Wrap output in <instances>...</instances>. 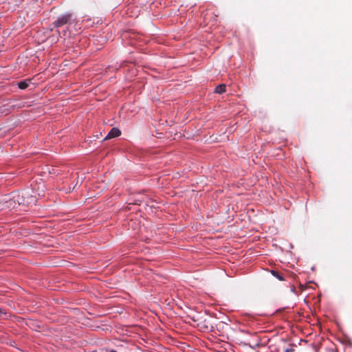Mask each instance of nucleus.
Returning <instances> with one entry per match:
<instances>
[{"instance_id":"2","label":"nucleus","mask_w":352,"mask_h":352,"mask_svg":"<svg viewBox=\"0 0 352 352\" xmlns=\"http://www.w3.org/2000/svg\"><path fill=\"white\" fill-rule=\"evenodd\" d=\"M72 19V15L69 14H63L58 17V19L54 21L52 25L53 28H60L65 25H67L70 23Z\"/></svg>"},{"instance_id":"11","label":"nucleus","mask_w":352,"mask_h":352,"mask_svg":"<svg viewBox=\"0 0 352 352\" xmlns=\"http://www.w3.org/2000/svg\"><path fill=\"white\" fill-rule=\"evenodd\" d=\"M6 312H3L2 309H0V316L2 315V314H6Z\"/></svg>"},{"instance_id":"6","label":"nucleus","mask_w":352,"mask_h":352,"mask_svg":"<svg viewBox=\"0 0 352 352\" xmlns=\"http://www.w3.org/2000/svg\"><path fill=\"white\" fill-rule=\"evenodd\" d=\"M18 87L21 89H25L28 87V82L26 80L21 81L18 83Z\"/></svg>"},{"instance_id":"1","label":"nucleus","mask_w":352,"mask_h":352,"mask_svg":"<svg viewBox=\"0 0 352 352\" xmlns=\"http://www.w3.org/2000/svg\"><path fill=\"white\" fill-rule=\"evenodd\" d=\"M33 193H34L33 190L32 192L25 191L22 192L21 199H23V204L27 206H32L36 204V195H33Z\"/></svg>"},{"instance_id":"13","label":"nucleus","mask_w":352,"mask_h":352,"mask_svg":"<svg viewBox=\"0 0 352 352\" xmlns=\"http://www.w3.org/2000/svg\"><path fill=\"white\" fill-rule=\"evenodd\" d=\"M153 313H154L155 315H157V313L155 312V311H153Z\"/></svg>"},{"instance_id":"15","label":"nucleus","mask_w":352,"mask_h":352,"mask_svg":"<svg viewBox=\"0 0 352 352\" xmlns=\"http://www.w3.org/2000/svg\"><path fill=\"white\" fill-rule=\"evenodd\" d=\"M153 313H154L155 315H157V313L155 312V311H153Z\"/></svg>"},{"instance_id":"7","label":"nucleus","mask_w":352,"mask_h":352,"mask_svg":"<svg viewBox=\"0 0 352 352\" xmlns=\"http://www.w3.org/2000/svg\"><path fill=\"white\" fill-rule=\"evenodd\" d=\"M272 274L274 276H275L276 278H277L278 280H284V278L283 276H281L278 272L277 271H272Z\"/></svg>"},{"instance_id":"10","label":"nucleus","mask_w":352,"mask_h":352,"mask_svg":"<svg viewBox=\"0 0 352 352\" xmlns=\"http://www.w3.org/2000/svg\"><path fill=\"white\" fill-rule=\"evenodd\" d=\"M62 34H63V36H66V34H67V30H63V31L62 32Z\"/></svg>"},{"instance_id":"8","label":"nucleus","mask_w":352,"mask_h":352,"mask_svg":"<svg viewBox=\"0 0 352 352\" xmlns=\"http://www.w3.org/2000/svg\"><path fill=\"white\" fill-rule=\"evenodd\" d=\"M192 319L195 322H199L201 320V317H198L197 318H195L194 316L192 317Z\"/></svg>"},{"instance_id":"14","label":"nucleus","mask_w":352,"mask_h":352,"mask_svg":"<svg viewBox=\"0 0 352 352\" xmlns=\"http://www.w3.org/2000/svg\"><path fill=\"white\" fill-rule=\"evenodd\" d=\"M153 313H154L155 315H157V313L155 312V311H153Z\"/></svg>"},{"instance_id":"4","label":"nucleus","mask_w":352,"mask_h":352,"mask_svg":"<svg viewBox=\"0 0 352 352\" xmlns=\"http://www.w3.org/2000/svg\"><path fill=\"white\" fill-rule=\"evenodd\" d=\"M57 34H58V35L53 34V35L49 36L47 38V40H49L50 42H51V43H56L58 41L59 37H62L63 36L61 35V33L59 31H57Z\"/></svg>"},{"instance_id":"3","label":"nucleus","mask_w":352,"mask_h":352,"mask_svg":"<svg viewBox=\"0 0 352 352\" xmlns=\"http://www.w3.org/2000/svg\"><path fill=\"white\" fill-rule=\"evenodd\" d=\"M121 134V131L118 128H112L111 131L109 132L104 140H108L113 138H116L120 136Z\"/></svg>"},{"instance_id":"9","label":"nucleus","mask_w":352,"mask_h":352,"mask_svg":"<svg viewBox=\"0 0 352 352\" xmlns=\"http://www.w3.org/2000/svg\"><path fill=\"white\" fill-rule=\"evenodd\" d=\"M294 349L292 348L285 349V352H292Z\"/></svg>"},{"instance_id":"16","label":"nucleus","mask_w":352,"mask_h":352,"mask_svg":"<svg viewBox=\"0 0 352 352\" xmlns=\"http://www.w3.org/2000/svg\"><path fill=\"white\" fill-rule=\"evenodd\" d=\"M110 352H117V351H116L114 350H111Z\"/></svg>"},{"instance_id":"12","label":"nucleus","mask_w":352,"mask_h":352,"mask_svg":"<svg viewBox=\"0 0 352 352\" xmlns=\"http://www.w3.org/2000/svg\"><path fill=\"white\" fill-rule=\"evenodd\" d=\"M205 314L208 315V314H209V312L206 309L205 310Z\"/></svg>"},{"instance_id":"5","label":"nucleus","mask_w":352,"mask_h":352,"mask_svg":"<svg viewBox=\"0 0 352 352\" xmlns=\"http://www.w3.org/2000/svg\"><path fill=\"white\" fill-rule=\"evenodd\" d=\"M224 92H226V85L224 84H221L215 88V93L221 94Z\"/></svg>"}]
</instances>
